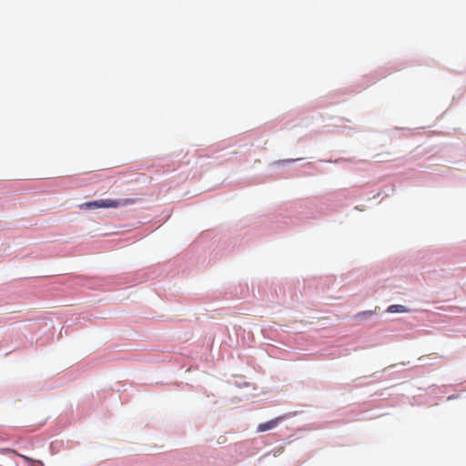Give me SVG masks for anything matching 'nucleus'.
Instances as JSON below:
<instances>
[{
    "label": "nucleus",
    "instance_id": "obj_1",
    "mask_svg": "<svg viewBox=\"0 0 466 466\" xmlns=\"http://www.w3.org/2000/svg\"><path fill=\"white\" fill-rule=\"evenodd\" d=\"M137 202L134 198H121V199H99L89 201L82 204L81 208L96 209V208H117L119 207H125L133 205Z\"/></svg>",
    "mask_w": 466,
    "mask_h": 466
},
{
    "label": "nucleus",
    "instance_id": "obj_2",
    "mask_svg": "<svg viewBox=\"0 0 466 466\" xmlns=\"http://www.w3.org/2000/svg\"><path fill=\"white\" fill-rule=\"evenodd\" d=\"M284 420L283 416L277 417L273 420H270L267 422L259 423L257 428L258 432H264L267 431H270L274 428H276L279 422H281Z\"/></svg>",
    "mask_w": 466,
    "mask_h": 466
},
{
    "label": "nucleus",
    "instance_id": "obj_3",
    "mask_svg": "<svg viewBox=\"0 0 466 466\" xmlns=\"http://www.w3.org/2000/svg\"><path fill=\"white\" fill-rule=\"evenodd\" d=\"M387 311L390 312V313H402V312H407L408 309L403 305H390L388 308Z\"/></svg>",
    "mask_w": 466,
    "mask_h": 466
},
{
    "label": "nucleus",
    "instance_id": "obj_4",
    "mask_svg": "<svg viewBox=\"0 0 466 466\" xmlns=\"http://www.w3.org/2000/svg\"><path fill=\"white\" fill-rule=\"evenodd\" d=\"M20 456L24 461L30 463L32 466H44V464L41 461H35L25 455H20Z\"/></svg>",
    "mask_w": 466,
    "mask_h": 466
},
{
    "label": "nucleus",
    "instance_id": "obj_5",
    "mask_svg": "<svg viewBox=\"0 0 466 466\" xmlns=\"http://www.w3.org/2000/svg\"><path fill=\"white\" fill-rule=\"evenodd\" d=\"M373 314V311L372 310H366V311H362V312H359L355 318H360V317H366V316H371Z\"/></svg>",
    "mask_w": 466,
    "mask_h": 466
}]
</instances>
